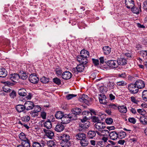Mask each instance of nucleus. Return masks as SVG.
Returning <instances> with one entry per match:
<instances>
[{
    "mask_svg": "<svg viewBox=\"0 0 147 147\" xmlns=\"http://www.w3.org/2000/svg\"><path fill=\"white\" fill-rule=\"evenodd\" d=\"M80 55L77 57V60L80 63L87 64L88 63L87 58L89 56V52L87 51L82 50L80 53Z\"/></svg>",
    "mask_w": 147,
    "mask_h": 147,
    "instance_id": "obj_1",
    "label": "nucleus"
},
{
    "mask_svg": "<svg viewBox=\"0 0 147 147\" xmlns=\"http://www.w3.org/2000/svg\"><path fill=\"white\" fill-rule=\"evenodd\" d=\"M70 137L69 135L64 134L60 136V144L62 147H69L70 145Z\"/></svg>",
    "mask_w": 147,
    "mask_h": 147,
    "instance_id": "obj_2",
    "label": "nucleus"
},
{
    "mask_svg": "<svg viewBox=\"0 0 147 147\" xmlns=\"http://www.w3.org/2000/svg\"><path fill=\"white\" fill-rule=\"evenodd\" d=\"M81 121L82 123L80 124L78 130L80 131H84L89 127L90 123L84 119H81Z\"/></svg>",
    "mask_w": 147,
    "mask_h": 147,
    "instance_id": "obj_3",
    "label": "nucleus"
},
{
    "mask_svg": "<svg viewBox=\"0 0 147 147\" xmlns=\"http://www.w3.org/2000/svg\"><path fill=\"white\" fill-rule=\"evenodd\" d=\"M75 118L73 117L70 113L68 115H64L61 119V123L66 124L69 123L71 120H75Z\"/></svg>",
    "mask_w": 147,
    "mask_h": 147,
    "instance_id": "obj_4",
    "label": "nucleus"
},
{
    "mask_svg": "<svg viewBox=\"0 0 147 147\" xmlns=\"http://www.w3.org/2000/svg\"><path fill=\"white\" fill-rule=\"evenodd\" d=\"M78 65L76 67L73 68L72 69V72L75 74H77L79 72H81L84 70L85 68L84 65L86 64L82 63Z\"/></svg>",
    "mask_w": 147,
    "mask_h": 147,
    "instance_id": "obj_5",
    "label": "nucleus"
},
{
    "mask_svg": "<svg viewBox=\"0 0 147 147\" xmlns=\"http://www.w3.org/2000/svg\"><path fill=\"white\" fill-rule=\"evenodd\" d=\"M128 89L130 92L133 94H136L139 91V89L135 83L129 84L128 86Z\"/></svg>",
    "mask_w": 147,
    "mask_h": 147,
    "instance_id": "obj_6",
    "label": "nucleus"
},
{
    "mask_svg": "<svg viewBox=\"0 0 147 147\" xmlns=\"http://www.w3.org/2000/svg\"><path fill=\"white\" fill-rule=\"evenodd\" d=\"M82 112L81 109L79 108H74L71 109V112L69 113L73 117L75 118V120L77 119V115H79Z\"/></svg>",
    "mask_w": 147,
    "mask_h": 147,
    "instance_id": "obj_7",
    "label": "nucleus"
},
{
    "mask_svg": "<svg viewBox=\"0 0 147 147\" xmlns=\"http://www.w3.org/2000/svg\"><path fill=\"white\" fill-rule=\"evenodd\" d=\"M94 127L96 131H100L106 128L105 123L100 121L96 123L94 125Z\"/></svg>",
    "mask_w": 147,
    "mask_h": 147,
    "instance_id": "obj_8",
    "label": "nucleus"
},
{
    "mask_svg": "<svg viewBox=\"0 0 147 147\" xmlns=\"http://www.w3.org/2000/svg\"><path fill=\"white\" fill-rule=\"evenodd\" d=\"M107 64L109 68L114 69L117 68L118 67V64L116 60H111L107 62Z\"/></svg>",
    "mask_w": 147,
    "mask_h": 147,
    "instance_id": "obj_9",
    "label": "nucleus"
},
{
    "mask_svg": "<svg viewBox=\"0 0 147 147\" xmlns=\"http://www.w3.org/2000/svg\"><path fill=\"white\" fill-rule=\"evenodd\" d=\"M30 81L32 83L35 84L38 83L39 80L38 78L34 74H31L29 77Z\"/></svg>",
    "mask_w": 147,
    "mask_h": 147,
    "instance_id": "obj_10",
    "label": "nucleus"
},
{
    "mask_svg": "<svg viewBox=\"0 0 147 147\" xmlns=\"http://www.w3.org/2000/svg\"><path fill=\"white\" fill-rule=\"evenodd\" d=\"M117 61L118 66H124L127 64V61L125 57H121L120 58H118Z\"/></svg>",
    "mask_w": 147,
    "mask_h": 147,
    "instance_id": "obj_11",
    "label": "nucleus"
},
{
    "mask_svg": "<svg viewBox=\"0 0 147 147\" xmlns=\"http://www.w3.org/2000/svg\"><path fill=\"white\" fill-rule=\"evenodd\" d=\"M43 131L47 138L51 139L53 138L54 133L53 131L49 130H47L45 129H43Z\"/></svg>",
    "mask_w": 147,
    "mask_h": 147,
    "instance_id": "obj_12",
    "label": "nucleus"
},
{
    "mask_svg": "<svg viewBox=\"0 0 147 147\" xmlns=\"http://www.w3.org/2000/svg\"><path fill=\"white\" fill-rule=\"evenodd\" d=\"M24 104L25 109L27 111L32 109L34 107V103L30 101H26Z\"/></svg>",
    "mask_w": 147,
    "mask_h": 147,
    "instance_id": "obj_13",
    "label": "nucleus"
},
{
    "mask_svg": "<svg viewBox=\"0 0 147 147\" xmlns=\"http://www.w3.org/2000/svg\"><path fill=\"white\" fill-rule=\"evenodd\" d=\"M96 132L97 134L100 136H108L110 132L109 131L104 129H102L100 131H96Z\"/></svg>",
    "mask_w": 147,
    "mask_h": 147,
    "instance_id": "obj_14",
    "label": "nucleus"
},
{
    "mask_svg": "<svg viewBox=\"0 0 147 147\" xmlns=\"http://www.w3.org/2000/svg\"><path fill=\"white\" fill-rule=\"evenodd\" d=\"M135 84L137 86L138 89L144 88L145 86L144 82L141 80H138L135 82Z\"/></svg>",
    "mask_w": 147,
    "mask_h": 147,
    "instance_id": "obj_15",
    "label": "nucleus"
},
{
    "mask_svg": "<svg viewBox=\"0 0 147 147\" xmlns=\"http://www.w3.org/2000/svg\"><path fill=\"white\" fill-rule=\"evenodd\" d=\"M109 136L111 139L115 140L118 138V133L116 131H112L109 132Z\"/></svg>",
    "mask_w": 147,
    "mask_h": 147,
    "instance_id": "obj_16",
    "label": "nucleus"
},
{
    "mask_svg": "<svg viewBox=\"0 0 147 147\" xmlns=\"http://www.w3.org/2000/svg\"><path fill=\"white\" fill-rule=\"evenodd\" d=\"M72 76L71 73L69 71H66L64 72L62 74V78L63 79L67 80L71 78Z\"/></svg>",
    "mask_w": 147,
    "mask_h": 147,
    "instance_id": "obj_17",
    "label": "nucleus"
},
{
    "mask_svg": "<svg viewBox=\"0 0 147 147\" xmlns=\"http://www.w3.org/2000/svg\"><path fill=\"white\" fill-rule=\"evenodd\" d=\"M125 4L126 7L128 9L131 8L134 6L133 0H125Z\"/></svg>",
    "mask_w": 147,
    "mask_h": 147,
    "instance_id": "obj_18",
    "label": "nucleus"
},
{
    "mask_svg": "<svg viewBox=\"0 0 147 147\" xmlns=\"http://www.w3.org/2000/svg\"><path fill=\"white\" fill-rule=\"evenodd\" d=\"M88 97L87 95L83 94L80 96L79 100L81 102L87 104L88 103Z\"/></svg>",
    "mask_w": 147,
    "mask_h": 147,
    "instance_id": "obj_19",
    "label": "nucleus"
},
{
    "mask_svg": "<svg viewBox=\"0 0 147 147\" xmlns=\"http://www.w3.org/2000/svg\"><path fill=\"white\" fill-rule=\"evenodd\" d=\"M82 115H85L84 119H86V120L87 119H90L92 116V115L91 112L88 111H83L82 113Z\"/></svg>",
    "mask_w": 147,
    "mask_h": 147,
    "instance_id": "obj_20",
    "label": "nucleus"
},
{
    "mask_svg": "<svg viewBox=\"0 0 147 147\" xmlns=\"http://www.w3.org/2000/svg\"><path fill=\"white\" fill-rule=\"evenodd\" d=\"M64 129V127L61 123H58L55 128V131L58 132H61Z\"/></svg>",
    "mask_w": 147,
    "mask_h": 147,
    "instance_id": "obj_21",
    "label": "nucleus"
},
{
    "mask_svg": "<svg viewBox=\"0 0 147 147\" xmlns=\"http://www.w3.org/2000/svg\"><path fill=\"white\" fill-rule=\"evenodd\" d=\"M100 97H99V99L100 102L103 104H105L107 102V100H106V96L103 94L99 95Z\"/></svg>",
    "mask_w": 147,
    "mask_h": 147,
    "instance_id": "obj_22",
    "label": "nucleus"
},
{
    "mask_svg": "<svg viewBox=\"0 0 147 147\" xmlns=\"http://www.w3.org/2000/svg\"><path fill=\"white\" fill-rule=\"evenodd\" d=\"M19 78V74L17 73H15L11 75V76L10 77V79L14 82H16V81H18Z\"/></svg>",
    "mask_w": 147,
    "mask_h": 147,
    "instance_id": "obj_23",
    "label": "nucleus"
},
{
    "mask_svg": "<svg viewBox=\"0 0 147 147\" xmlns=\"http://www.w3.org/2000/svg\"><path fill=\"white\" fill-rule=\"evenodd\" d=\"M86 135L85 134L82 132L78 133L76 136V139L80 141L85 139L86 138Z\"/></svg>",
    "mask_w": 147,
    "mask_h": 147,
    "instance_id": "obj_24",
    "label": "nucleus"
},
{
    "mask_svg": "<svg viewBox=\"0 0 147 147\" xmlns=\"http://www.w3.org/2000/svg\"><path fill=\"white\" fill-rule=\"evenodd\" d=\"M6 70L4 68H0V77L5 78L7 75Z\"/></svg>",
    "mask_w": 147,
    "mask_h": 147,
    "instance_id": "obj_25",
    "label": "nucleus"
},
{
    "mask_svg": "<svg viewBox=\"0 0 147 147\" xmlns=\"http://www.w3.org/2000/svg\"><path fill=\"white\" fill-rule=\"evenodd\" d=\"M118 109L119 111L121 113H125L127 111L126 107L124 105L119 106Z\"/></svg>",
    "mask_w": 147,
    "mask_h": 147,
    "instance_id": "obj_26",
    "label": "nucleus"
},
{
    "mask_svg": "<svg viewBox=\"0 0 147 147\" xmlns=\"http://www.w3.org/2000/svg\"><path fill=\"white\" fill-rule=\"evenodd\" d=\"M102 49L104 54L109 55L111 52V48L109 46H105L103 47Z\"/></svg>",
    "mask_w": 147,
    "mask_h": 147,
    "instance_id": "obj_27",
    "label": "nucleus"
},
{
    "mask_svg": "<svg viewBox=\"0 0 147 147\" xmlns=\"http://www.w3.org/2000/svg\"><path fill=\"white\" fill-rule=\"evenodd\" d=\"M96 134V131H89L88 133L87 136L89 138L92 139L95 136Z\"/></svg>",
    "mask_w": 147,
    "mask_h": 147,
    "instance_id": "obj_28",
    "label": "nucleus"
},
{
    "mask_svg": "<svg viewBox=\"0 0 147 147\" xmlns=\"http://www.w3.org/2000/svg\"><path fill=\"white\" fill-rule=\"evenodd\" d=\"M16 109L17 111L19 112H21L23 111L25 109L24 104V105H17L16 107Z\"/></svg>",
    "mask_w": 147,
    "mask_h": 147,
    "instance_id": "obj_29",
    "label": "nucleus"
},
{
    "mask_svg": "<svg viewBox=\"0 0 147 147\" xmlns=\"http://www.w3.org/2000/svg\"><path fill=\"white\" fill-rule=\"evenodd\" d=\"M30 141L28 139L22 141L21 144H22L24 147H30Z\"/></svg>",
    "mask_w": 147,
    "mask_h": 147,
    "instance_id": "obj_30",
    "label": "nucleus"
},
{
    "mask_svg": "<svg viewBox=\"0 0 147 147\" xmlns=\"http://www.w3.org/2000/svg\"><path fill=\"white\" fill-rule=\"evenodd\" d=\"M131 11L133 13L136 14H139L140 12L141 11V7H140L138 8L134 6L133 7L131 8Z\"/></svg>",
    "mask_w": 147,
    "mask_h": 147,
    "instance_id": "obj_31",
    "label": "nucleus"
},
{
    "mask_svg": "<svg viewBox=\"0 0 147 147\" xmlns=\"http://www.w3.org/2000/svg\"><path fill=\"white\" fill-rule=\"evenodd\" d=\"M64 113L61 111H58L57 112L55 115V117L57 119H61L62 117H63Z\"/></svg>",
    "mask_w": 147,
    "mask_h": 147,
    "instance_id": "obj_32",
    "label": "nucleus"
},
{
    "mask_svg": "<svg viewBox=\"0 0 147 147\" xmlns=\"http://www.w3.org/2000/svg\"><path fill=\"white\" fill-rule=\"evenodd\" d=\"M18 94L20 96H24L27 95L26 91L24 89H21L18 91Z\"/></svg>",
    "mask_w": 147,
    "mask_h": 147,
    "instance_id": "obj_33",
    "label": "nucleus"
},
{
    "mask_svg": "<svg viewBox=\"0 0 147 147\" xmlns=\"http://www.w3.org/2000/svg\"><path fill=\"white\" fill-rule=\"evenodd\" d=\"M19 76H20V78L23 80H26L28 77L26 75V73L24 72L23 71H22L20 73V74H19Z\"/></svg>",
    "mask_w": 147,
    "mask_h": 147,
    "instance_id": "obj_34",
    "label": "nucleus"
},
{
    "mask_svg": "<svg viewBox=\"0 0 147 147\" xmlns=\"http://www.w3.org/2000/svg\"><path fill=\"white\" fill-rule=\"evenodd\" d=\"M44 126L48 129H51L52 127V124L51 121H46L44 123Z\"/></svg>",
    "mask_w": 147,
    "mask_h": 147,
    "instance_id": "obj_35",
    "label": "nucleus"
},
{
    "mask_svg": "<svg viewBox=\"0 0 147 147\" xmlns=\"http://www.w3.org/2000/svg\"><path fill=\"white\" fill-rule=\"evenodd\" d=\"M42 143L37 141H33L32 144V147H42Z\"/></svg>",
    "mask_w": 147,
    "mask_h": 147,
    "instance_id": "obj_36",
    "label": "nucleus"
},
{
    "mask_svg": "<svg viewBox=\"0 0 147 147\" xmlns=\"http://www.w3.org/2000/svg\"><path fill=\"white\" fill-rule=\"evenodd\" d=\"M34 110L33 111V113H36L39 112L41 110V107L38 105H34Z\"/></svg>",
    "mask_w": 147,
    "mask_h": 147,
    "instance_id": "obj_37",
    "label": "nucleus"
},
{
    "mask_svg": "<svg viewBox=\"0 0 147 147\" xmlns=\"http://www.w3.org/2000/svg\"><path fill=\"white\" fill-rule=\"evenodd\" d=\"M80 143L82 146H85L88 145V140L86 138L80 141Z\"/></svg>",
    "mask_w": 147,
    "mask_h": 147,
    "instance_id": "obj_38",
    "label": "nucleus"
},
{
    "mask_svg": "<svg viewBox=\"0 0 147 147\" xmlns=\"http://www.w3.org/2000/svg\"><path fill=\"white\" fill-rule=\"evenodd\" d=\"M139 120L140 122L143 124H147V119L144 116L140 117L139 118Z\"/></svg>",
    "mask_w": 147,
    "mask_h": 147,
    "instance_id": "obj_39",
    "label": "nucleus"
},
{
    "mask_svg": "<svg viewBox=\"0 0 147 147\" xmlns=\"http://www.w3.org/2000/svg\"><path fill=\"white\" fill-rule=\"evenodd\" d=\"M118 133V138L122 139L126 136V133L123 131H121Z\"/></svg>",
    "mask_w": 147,
    "mask_h": 147,
    "instance_id": "obj_40",
    "label": "nucleus"
},
{
    "mask_svg": "<svg viewBox=\"0 0 147 147\" xmlns=\"http://www.w3.org/2000/svg\"><path fill=\"white\" fill-rule=\"evenodd\" d=\"M19 137L20 139L22 141L27 139L28 138H26V135L23 133H21L19 135Z\"/></svg>",
    "mask_w": 147,
    "mask_h": 147,
    "instance_id": "obj_41",
    "label": "nucleus"
},
{
    "mask_svg": "<svg viewBox=\"0 0 147 147\" xmlns=\"http://www.w3.org/2000/svg\"><path fill=\"white\" fill-rule=\"evenodd\" d=\"M140 54L144 59L147 58V50H142L140 51Z\"/></svg>",
    "mask_w": 147,
    "mask_h": 147,
    "instance_id": "obj_42",
    "label": "nucleus"
},
{
    "mask_svg": "<svg viewBox=\"0 0 147 147\" xmlns=\"http://www.w3.org/2000/svg\"><path fill=\"white\" fill-rule=\"evenodd\" d=\"M142 97L144 101H147V90H145L143 92Z\"/></svg>",
    "mask_w": 147,
    "mask_h": 147,
    "instance_id": "obj_43",
    "label": "nucleus"
},
{
    "mask_svg": "<svg viewBox=\"0 0 147 147\" xmlns=\"http://www.w3.org/2000/svg\"><path fill=\"white\" fill-rule=\"evenodd\" d=\"M49 78L45 76L42 77L40 79L41 82L43 83H47L49 81Z\"/></svg>",
    "mask_w": 147,
    "mask_h": 147,
    "instance_id": "obj_44",
    "label": "nucleus"
},
{
    "mask_svg": "<svg viewBox=\"0 0 147 147\" xmlns=\"http://www.w3.org/2000/svg\"><path fill=\"white\" fill-rule=\"evenodd\" d=\"M53 81L55 84L59 85L61 84V81L60 79L57 78H55L53 79Z\"/></svg>",
    "mask_w": 147,
    "mask_h": 147,
    "instance_id": "obj_45",
    "label": "nucleus"
},
{
    "mask_svg": "<svg viewBox=\"0 0 147 147\" xmlns=\"http://www.w3.org/2000/svg\"><path fill=\"white\" fill-rule=\"evenodd\" d=\"M109 108L113 110H115L118 108V107L117 106L113 103H111L109 105Z\"/></svg>",
    "mask_w": 147,
    "mask_h": 147,
    "instance_id": "obj_46",
    "label": "nucleus"
},
{
    "mask_svg": "<svg viewBox=\"0 0 147 147\" xmlns=\"http://www.w3.org/2000/svg\"><path fill=\"white\" fill-rule=\"evenodd\" d=\"M105 121L107 124L110 125L113 123V119L111 118H107L105 120Z\"/></svg>",
    "mask_w": 147,
    "mask_h": 147,
    "instance_id": "obj_47",
    "label": "nucleus"
},
{
    "mask_svg": "<svg viewBox=\"0 0 147 147\" xmlns=\"http://www.w3.org/2000/svg\"><path fill=\"white\" fill-rule=\"evenodd\" d=\"M137 111L138 113L141 115H144L146 113V111L144 109H137Z\"/></svg>",
    "mask_w": 147,
    "mask_h": 147,
    "instance_id": "obj_48",
    "label": "nucleus"
},
{
    "mask_svg": "<svg viewBox=\"0 0 147 147\" xmlns=\"http://www.w3.org/2000/svg\"><path fill=\"white\" fill-rule=\"evenodd\" d=\"M92 121L94 123H97V122H99L100 121L98 117H97L95 116H93L91 118Z\"/></svg>",
    "mask_w": 147,
    "mask_h": 147,
    "instance_id": "obj_49",
    "label": "nucleus"
},
{
    "mask_svg": "<svg viewBox=\"0 0 147 147\" xmlns=\"http://www.w3.org/2000/svg\"><path fill=\"white\" fill-rule=\"evenodd\" d=\"M77 96V95L73 94H69L66 96V98L68 100H69L73 98L76 97Z\"/></svg>",
    "mask_w": 147,
    "mask_h": 147,
    "instance_id": "obj_50",
    "label": "nucleus"
},
{
    "mask_svg": "<svg viewBox=\"0 0 147 147\" xmlns=\"http://www.w3.org/2000/svg\"><path fill=\"white\" fill-rule=\"evenodd\" d=\"M30 117L28 115H26L22 117V120L23 121L27 122L30 120Z\"/></svg>",
    "mask_w": 147,
    "mask_h": 147,
    "instance_id": "obj_51",
    "label": "nucleus"
},
{
    "mask_svg": "<svg viewBox=\"0 0 147 147\" xmlns=\"http://www.w3.org/2000/svg\"><path fill=\"white\" fill-rule=\"evenodd\" d=\"M131 101L134 103L138 104L139 102V101L136 99L134 96H131Z\"/></svg>",
    "mask_w": 147,
    "mask_h": 147,
    "instance_id": "obj_52",
    "label": "nucleus"
},
{
    "mask_svg": "<svg viewBox=\"0 0 147 147\" xmlns=\"http://www.w3.org/2000/svg\"><path fill=\"white\" fill-rule=\"evenodd\" d=\"M47 144L49 147H53L56 145L55 142L53 140H49L47 142Z\"/></svg>",
    "mask_w": 147,
    "mask_h": 147,
    "instance_id": "obj_53",
    "label": "nucleus"
},
{
    "mask_svg": "<svg viewBox=\"0 0 147 147\" xmlns=\"http://www.w3.org/2000/svg\"><path fill=\"white\" fill-rule=\"evenodd\" d=\"M105 144V143L101 140L97 142L96 144L98 146H99V147H102Z\"/></svg>",
    "mask_w": 147,
    "mask_h": 147,
    "instance_id": "obj_54",
    "label": "nucleus"
},
{
    "mask_svg": "<svg viewBox=\"0 0 147 147\" xmlns=\"http://www.w3.org/2000/svg\"><path fill=\"white\" fill-rule=\"evenodd\" d=\"M55 71L56 72V74L57 76L61 75L62 72V70L61 69L59 68H56L55 70Z\"/></svg>",
    "mask_w": 147,
    "mask_h": 147,
    "instance_id": "obj_55",
    "label": "nucleus"
},
{
    "mask_svg": "<svg viewBox=\"0 0 147 147\" xmlns=\"http://www.w3.org/2000/svg\"><path fill=\"white\" fill-rule=\"evenodd\" d=\"M92 61L95 66H98L99 64V60L98 59H92Z\"/></svg>",
    "mask_w": 147,
    "mask_h": 147,
    "instance_id": "obj_56",
    "label": "nucleus"
},
{
    "mask_svg": "<svg viewBox=\"0 0 147 147\" xmlns=\"http://www.w3.org/2000/svg\"><path fill=\"white\" fill-rule=\"evenodd\" d=\"M125 82L123 81H121L117 82L116 83L118 86H124L125 85Z\"/></svg>",
    "mask_w": 147,
    "mask_h": 147,
    "instance_id": "obj_57",
    "label": "nucleus"
},
{
    "mask_svg": "<svg viewBox=\"0 0 147 147\" xmlns=\"http://www.w3.org/2000/svg\"><path fill=\"white\" fill-rule=\"evenodd\" d=\"M128 120L129 121L134 124H135L136 122V119L134 117L129 118Z\"/></svg>",
    "mask_w": 147,
    "mask_h": 147,
    "instance_id": "obj_58",
    "label": "nucleus"
},
{
    "mask_svg": "<svg viewBox=\"0 0 147 147\" xmlns=\"http://www.w3.org/2000/svg\"><path fill=\"white\" fill-rule=\"evenodd\" d=\"M10 97L12 98H14L16 96V92L14 91H12L10 94L9 95Z\"/></svg>",
    "mask_w": 147,
    "mask_h": 147,
    "instance_id": "obj_59",
    "label": "nucleus"
},
{
    "mask_svg": "<svg viewBox=\"0 0 147 147\" xmlns=\"http://www.w3.org/2000/svg\"><path fill=\"white\" fill-rule=\"evenodd\" d=\"M108 140V136H102L101 140L105 144Z\"/></svg>",
    "mask_w": 147,
    "mask_h": 147,
    "instance_id": "obj_60",
    "label": "nucleus"
},
{
    "mask_svg": "<svg viewBox=\"0 0 147 147\" xmlns=\"http://www.w3.org/2000/svg\"><path fill=\"white\" fill-rule=\"evenodd\" d=\"M41 116L43 119H45L46 118V113L44 112H42L41 113Z\"/></svg>",
    "mask_w": 147,
    "mask_h": 147,
    "instance_id": "obj_61",
    "label": "nucleus"
},
{
    "mask_svg": "<svg viewBox=\"0 0 147 147\" xmlns=\"http://www.w3.org/2000/svg\"><path fill=\"white\" fill-rule=\"evenodd\" d=\"M108 84L109 87L111 88H113L115 87V84L113 82H109Z\"/></svg>",
    "mask_w": 147,
    "mask_h": 147,
    "instance_id": "obj_62",
    "label": "nucleus"
},
{
    "mask_svg": "<svg viewBox=\"0 0 147 147\" xmlns=\"http://www.w3.org/2000/svg\"><path fill=\"white\" fill-rule=\"evenodd\" d=\"M143 8L147 11V0L144 2Z\"/></svg>",
    "mask_w": 147,
    "mask_h": 147,
    "instance_id": "obj_63",
    "label": "nucleus"
},
{
    "mask_svg": "<svg viewBox=\"0 0 147 147\" xmlns=\"http://www.w3.org/2000/svg\"><path fill=\"white\" fill-rule=\"evenodd\" d=\"M130 111L131 112V113L134 114H135L137 113V112L136 110L135 109L132 108L130 109Z\"/></svg>",
    "mask_w": 147,
    "mask_h": 147,
    "instance_id": "obj_64",
    "label": "nucleus"
}]
</instances>
